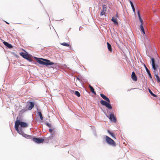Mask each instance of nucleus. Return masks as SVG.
<instances>
[{"mask_svg":"<svg viewBox=\"0 0 160 160\" xmlns=\"http://www.w3.org/2000/svg\"><path fill=\"white\" fill-rule=\"evenodd\" d=\"M79 81H80V79L78 77H77V78H76Z\"/></svg>","mask_w":160,"mask_h":160,"instance_id":"79ce46f5","label":"nucleus"},{"mask_svg":"<svg viewBox=\"0 0 160 160\" xmlns=\"http://www.w3.org/2000/svg\"><path fill=\"white\" fill-rule=\"evenodd\" d=\"M27 60L29 62H31L32 64H34L37 65V64L36 63V62L33 60L32 59L28 57V58L27 59Z\"/></svg>","mask_w":160,"mask_h":160,"instance_id":"f3484780","label":"nucleus"},{"mask_svg":"<svg viewBox=\"0 0 160 160\" xmlns=\"http://www.w3.org/2000/svg\"><path fill=\"white\" fill-rule=\"evenodd\" d=\"M19 134L21 135L22 137L27 138V139H32V136H30L28 134H25L23 132L20 131V132L18 133Z\"/></svg>","mask_w":160,"mask_h":160,"instance_id":"0eeeda50","label":"nucleus"},{"mask_svg":"<svg viewBox=\"0 0 160 160\" xmlns=\"http://www.w3.org/2000/svg\"><path fill=\"white\" fill-rule=\"evenodd\" d=\"M116 18H118V13L116 14Z\"/></svg>","mask_w":160,"mask_h":160,"instance_id":"c03bdc74","label":"nucleus"},{"mask_svg":"<svg viewBox=\"0 0 160 160\" xmlns=\"http://www.w3.org/2000/svg\"><path fill=\"white\" fill-rule=\"evenodd\" d=\"M141 31L142 32V33H143V34H145V32L144 29L141 30Z\"/></svg>","mask_w":160,"mask_h":160,"instance_id":"a19ab883","label":"nucleus"},{"mask_svg":"<svg viewBox=\"0 0 160 160\" xmlns=\"http://www.w3.org/2000/svg\"><path fill=\"white\" fill-rule=\"evenodd\" d=\"M102 11H106V8L105 7L104 5H102Z\"/></svg>","mask_w":160,"mask_h":160,"instance_id":"72a5a7b5","label":"nucleus"},{"mask_svg":"<svg viewBox=\"0 0 160 160\" xmlns=\"http://www.w3.org/2000/svg\"><path fill=\"white\" fill-rule=\"evenodd\" d=\"M55 136V132H53L51 133L50 135L48 138V140L49 139H52Z\"/></svg>","mask_w":160,"mask_h":160,"instance_id":"a211bd4d","label":"nucleus"},{"mask_svg":"<svg viewBox=\"0 0 160 160\" xmlns=\"http://www.w3.org/2000/svg\"><path fill=\"white\" fill-rule=\"evenodd\" d=\"M144 68L145 69L146 71V72H147V73L148 75V77L153 82L154 81L153 80L152 78V75L151 74L150 71L147 68L146 65L145 64H144Z\"/></svg>","mask_w":160,"mask_h":160,"instance_id":"6e6552de","label":"nucleus"},{"mask_svg":"<svg viewBox=\"0 0 160 160\" xmlns=\"http://www.w3.org/2000/svg\"><path fill=\"white\" fill-rule=\"evenodd\" d=\"M157 56H158V59H157V60L158 62V61H159V59L160 60V58L159 57V56H158V55H157Z\"/></svg>","mask_w":160,"mask_h":160,"instance_id":"37998d69","label":"nucleus"},{"mask_svg":"<svg viewBox=\"0 0 160 160\" xmlns=\"http://www.w3.org/2000/svg\"><path fill=\"white\" fill-rule=\"evenodd\" d=\"M100 95L103 99L106 100V101H105L102 99H101V100L100 101L101 104L102 105L105 106L109 110L112 109V107L111 105L110 100L109 98L102 93H101Z\"/></svg>","mask_w":160,"mask_h":160,"instance_id":"7ed1b4c3","label":"nucleus"},{"mask_svg":"<svg viewBox=\"0 0 160 160\" xmlns=\"http://www.w3.org/2000/svg\"><path fill=\"white\" fill-rule=\"evenodd\" d=\"M151 65L152 64H156V60L154 58H151Z\"/></svg>","mask_w":160,"mask_h":160,"instance_id":"aec40b11","label":"nucleus"},{"mask_svg":"<svg viewBox=\"0 0 160 160\" xmlns=\"http://www.w3.org/2000/svg\"><path fill=\"white\" fill-rule=\"evenodd\" d=\"M60 44L62 45L66 46V47H68L69 46V43H66L65 42H63L60 43Z\"/></svg>","mask_w":160,"mask_h":160,"instance_id":"bb28decb","label":"nucleus"},{"mask_svg":"<svg viewBox=\"0 0 160 160\" xmlns=\"http://www.w3.org/2000/svg\"><path fill=\"white\" fill-rule=\"evenodd\" d=\"M148 90L149 92L150 93L151 95L154 97H157V95L153 93L149 88H148Z\"/></svg>","mask_w":160,"mask_h":160,"instance_id":"6ab92c4d","label":"nucleus"},{"mask_svg":"<svg viewBox=\"0 0 160 160\" xmlns=\"http://www.w3.org/2000/svg\"><path fill=\"white\" fill-rule=\"evenodd\" d=\"M74 94L78 97H79L80 96V92L78 91H75Z\"/></svg>","mask_w":160,"mask_h":160,"instance_id":"cd10ccee","label":"nucleus"},{"mask_svg":"<svg viewBox=\"0 0 160 160\" xmlns=\"http://www.w3.org/2000/svg\"><path fill=\"white\" fill-rule=\"evenodd\" d=\"M132 9L134 13H135V8L134 7H132Z\"/></svg>","mask_w":160,"mask_h":160,"instance_id":"ea45409f","label":"nucleus"},{"mask_svg":"<svg viewBox=\"0 0 160 160\" xmlns=\"http://www.w3.org/2000/svg\"><path fill=\"white\" fill-rule=\"evenodd\" d=\"M37 113L38 114V116H39L42 115V114L41 113V112L40 111V110L38 109V108H37Z\"/></svg>","mask_w":160,"mask_h":160,"instance_id":"c85d7f7f","label":"nucleus"},{"mask_svg":"<svg viewBox=\"0 0 160 160\" xmlns=\"http://www.w3.org/2000/svg\"><path fill=\"white\" fill-rule=\"evenodd\" d=\"M40 117V119H41V120H43V116H42V115H41V116H39Z\"/></svg>","mask_w":160,"mask_h":160,"instance_id":"58836bf2","label":"nucleus"},{"mask_svg":"<svg viewBox=\"0 0 160 160\" xmlns=\"http://www.w3.org/2000/svg\"><path fill=\"white\" fill-rule=\"evenodd\" d=\"M107 132L108 133L110 134L111 136L113 138V139H116V138H115V136L114 134L112 132L110 131L108 129L107 130Z\"/></svg>","mask_w":160,"mask_h":160,"instance_id":"4468645a","label":"nucleus"},{"mask_svg":"<svg viewBox=\"0 0 160 160\" xmlns=\"http://www.w3.org/2000/svg\"><path fill=\"white\" fill-rule=\"evenodd\" d=\"M106 116L108 117L110 121L115 122L117 121V119L115 116H114L113 113H111L109 116H108L106 114Z\"/></svg>","mask_w":160,"mask_h":160,"instance_id":"423d86ee","label":"nucleus"},{"mask_svg":"<svg viewBox=\"0 0 160 160\" xmlns=\"http://www.w3.org/2000/svg\"><path fill=\"white\" fill-rule=\"evenodd\" d=\"M107 44L108 50L110 52H112V49L111 45L108 42H107Z\"/></svg>","mask_w":160,"mask_h":160,"instance_id":"2eb2a0df","label":"nucleus"},{"mask_svg":"<svg viewBox=\"0 0 160 160\" xmlns=\"http://www.w3.org/2000/svg\"><path fill=\"white\" fill-rule=\"evenodd\" d=\"M89 87L90 89L92 92L94 94V95H96V92L94 91V89L93 87H92L90 84L89 85Z\"/></svg>","mask_w":160,"mask_h":160,"instance_id":"dca6fc26","label":"nucleus"},{"mask_svg":"<svg viewBox=\"0 0 160 160\" xmlns=\"http://www.w3.org/2000/svg\"><path fill=\"white\" fill-rule=\"evenodd\" d=\"M26 54V52L24 53V52H21L20 53V55L23 58L25 56V55Z\"/></svg>","mask_w":160,"mask_h":160,"instance_id":"7c9ffc66","label":"nucleus"},{"mask_svg":"<svg viewBox=\"0 0 160 160\" xmlns=\"http://www.w3.org/2000/svg\"><path fill=\"white\" fill-rule=\"evenodd\" d=\"M26 52V54L25 55V56L23 57V58L27 60L28 58L29 57V56H30V55L29 54H28V53L27 52Z\"/></svg>","mask_w":160,"mask_h":160,"instance_id":"5701e85b","label":"nucleus"},{"mask_svg":"<svg viewBox=\"0 0 160 160\" xmlns=\"http://www.w3.org/2000/svg\"><path fill=\"white\" fill-rule=\"evenodd\" d=\"M28 125L27 122L22 121L18 119V117L15 122L14 128L18 133L20 132V131H22V128L27 127Z\"/></svg>","mask_w":160,"mask_h":160,"instance_id":"f03ea898","label":"nucleus"},{"mask_svg":"<svg viewBox=\"0 0 160 160\" xmlns=\"http://www.w3.org/2000/svg\"><path fill=\"white\" fill-rule=\"evenodd\" d=\"M131 78L133 80L135 81H137L138 78L137 77L135 74V72L134 71H133L132 72L131 75Z\"/></svg>","mask_w":160,"mask_h":160,"instance_id":"9b49d317","label":"nucleus"},{"mask_svg":"<svg viewBox=\"0 0 160 160\" xmlns=\"http://www.w3.org/2000/svg\"><path fill=\"white\" fill-rule=\"evenodd\" d=\"M71 93H73V92H74L75 93V91H74V90H72L71 91Z\"/></svg>","mask_w":160,"mask_h":160,"instance_id":"a18cd8bd","label":"nucleus"},{"mask_svg":"<svg viewBox=\"0 0 160 160\" xmlns=\"http://www.w3.org/2000/svg\"><path fill=\"white\" fill-rule=\"evenodd\" d=\"M34 105L35 103L34 102L32 101L30 102L28 109L29 110H31L34 107Z\"/></svg>","mask_w":160,"mask_h":160,"instance_id":"1a4fd4ad","label":"nucleus"},{"mask_svg":"<svg viewBox=\"0 0 160 160\" xmlns=\"http://www.w3.org/2000/svg\"><path fill=\"white\" fill-rule=\"evenodd\" d=\"M45 140L44 138H36L35 137L32 138V140L37 143H41L43 142Z\"/></svg>","mask_w":160,"mask_h":160,"instance_id":"39448f33","label":"nucleus"},{"mask_svg":"<svg viewBox=\"0 0 160 160\" xmlns=\"http://www.w3.org/2000/svg\"><path fill=\"white\" fill-rule=\"evenodd\" d=\"M152 69L153 70V72H154V73H156V71L157 70L158 68V65L156 64H152Z\"/></svg>","mask_w":160,"mask_h":160,"instance_id":"f8f14e48","label":"nucleus"},{"mask_svg":"<svg viewBox=\"0 0 160 160\" xmlns=\"http://www.w3.org/2000/svg\"><path fill=\"white\" fill-rule=\"evenodd\" d=\"M27 110L28 109L26 108H24L22 109L20 111L19 114H22L24 112L27 111Z\"/></svg>","mask_w":160,"mask_h":160,"instance_id":"a878e982","label":"nucleus"},{"mask_svg":"<svg viewBox=\"0 0 160 160\" xmlns=\"http://www.w3.org/2000/svg\"><path fill=\"white\" fill-rule=\"evenodd\" d=\"M139 20L141 23V24H143V21L142 19H139Z\"/></svg>","mask_w":160,"mask_h":160,"instance_id":"e433bc0d","label":"nucleus"},{"mask_svg":"<svg viewBox=\"0 0 160 160\" xmlns=\"http://www.w3.org/2000/svg\"><path fill=\"white\" fill-rule=\"evenodd\" d=\"M5 22H6V23H7V24H9L8 22H6V21Z\"/></svg>","mask_w":160,"mask_h":160,"instance_id":"49530a36","label":"nucleus"},{"mask_svg":"<svg viewBox=\"0 0 160 160\" xmlns=\"http://www.w3.org/2000/svg\"><path fill=\"white\" fill-rule=\"evenodd\" d=\"M49 131L51 133L53 132H52L53 131V130L51 128L49 129Z\"/></svg>","mask_w":160,"mask_h":160,"instance_id":"4c0bfd02","label":"nucleus"},{"mask_svg":"<svg viewBox=\"0 0 160 160\" xmlns=\"http://www.w3.org/2000/svg\"><path fill=\"white\" fill-rule=\"evenodd\" d=\"M3 44L5 46L7 47L10 49L12 48L13 46L11 44L3 40Z\"/></svg>","mask_w":160,"mask_h":160,"instance_id":"9d476101","label":"nucleus"},{"mask_svg":"<svg viewBox=\"0 0 160 160\" xmlns=\"http://www.w3.org/2000/svg\"><path fill=\"white\" fill-rule=\"evenodd\" d=\"M105 11H102V10L101 12H100V15L101 16H102L105 14Z\"/></svg>","mask_w":160,"mask_h":160,"instance_id":"2f4dec72","label":"nucleus"},{"mask_svg":"<svg viewBox=\"0 0 160 160\" xmlns=\"http://www.w3.org/2000/svg\"><path fill=\"white\" fill-rule=\"evenodd\" d=\"M80 28H79V30H80Z\"/></svg>","mask_w":160,"mask_h":160,"instance_id":"de8ad7c7","label":"nucleus"},{"mask_svg":"<svg viewBox=\"0 0 160 160\" xmlns=\"http://www.w3.org/2000/svg\"><path fill=\"white\" fill-rule=\"evenodd\" d=\"M92 132L93 134L96 137L97 136V134L96 133V132L95 129V128L94 127H92Z\"/></svg>","mask_w":160,"mask_h":160,"instance_id":"412c9836","label":"nucleus"},{"mask_svg":"<svg viewBox=\"0 0 160 160\" xmlns=\"http://www.w3.org/2000/svg\"><path fill=\"white\" fill-rule=\"evenodd\" d=\"M140 28L141 29V30H143L144 29V28L143 26V24H141L140 26Z\"/></svg>","mask_w":160,"mask_h":160,"instance_id":"c9c22d12","label":"nucleus"},{"mask_svg":"<svg viewBox=\"0 0 160 160\" xmlns=\"http://www.w3.org/2000/svg\"><path fill=\"white\" fill-rule=\"evenodd\" d=\"M129 2L131 4L132 8L134 7L133 3L132 2L131 0H129Z\"/></svg>","mask_w":160,"mask_h":160,"instance_id":"f704fd0d","label":"nucleus"},{"mask_svg":"<svg viewBox=\"0 0 160 160\" xmlns=\"http://www.w3.org/2000/svg\"><path fill=\"white\" fill-rule=\"evenodd\" d=\"M104 137L105 138L106 141L108 144L113 147L116 146V143L113 139L105 135Z\"/></svg>","mask_w":160,"mask_h":160,"instance_id":"20e7f679","label":"nucleus"},{"mask_svg":"<svg viewBox=\"0 0 160 160\" xmlns=\"http://www.w3.org/2000/svg\"><path fill=\"white\" fill-rule=\"evenodd\" d=\"M33 58L39 64L44 65L47 67L53 65V66L51 67L53 68H57L58 67V66L57 65V63H54L48 59L40 58H38L34 56L33 57Z\"/></svg>","mask_w":160,"mask_h":160,"instance_id":"f257e3e1","label":"nucleus"},{"mask_svg":"<svg viewBox=\"0 0 160 160\" xmlns=\"http://www.w3.org/2000/svg\"><path fill=\"white\" fill-rule=\"evenodd\" d=\"M26 52V54L25 55V56L23 57V58L27 60L28 58L29 57V56H30V55L29 54H28V53L27 52Z\"/></svg>","mask_w":160,"mask_h":160,"instance_id":"b1692460","label":"nucleus"},{"mask_svg":"<svg viewBox=\"0 0 160 160\" xmlns=\"http://www.w3.org/2000/svg\"><path fill=\"white\" fill-rule=\"evenodd\" d=\"M26 52V54L25 55V56L23 57V58L27 60L28 58L29 57V56H30V55L29 54H28V53L27 52Z\"/></svg>","mask_w":160,"mask_h":160,"instance_id":"4be33fe9","label":"nucleus"},{"mask_svg":"<svg viewBox=\"0 0 160 160\" xmlns=\"http://www.w3.org/2000/svg\"><path fill=\"white\" fill-rule=\"evenodd\" d=\"M111 21L113 22L114 24L116 25H118V22L117 21V19L114 17H112Z\"/></svg>","mask_w":160,"mask_h":160,"instance_id":"ddd939ff","label":"nucleus"},{"mask_svg":"<svg viewBox=\"0 0 160 160\" xmlns=\"http://www.w3.org/2000/svg\"><path fill=\"white\" fill-rule=\"evenodd\" d=\"M46 125H47V126H48V127L49 128H51V124H50L48 122H46Z\"/></svg>","mask_w":160,"mask_h":160,"instance_id":"473e14b6","label":"nucleus"},{"mask_svg":"<svg viewBox=\"0 0 160 160\" xmlns=\"http://www.w3.org/2000/svg\"><path fill=\"white\" fill-rule=\"evenodd\" d=\"M137 14L138 16L139 19H141L142 18L140 15V12L139 10L137 11Z\"/></svg>","mask_w":160,"mask_h":160,"instance_id":"c756f323","label":"nucleus"},{"mask_svg":"<svg viewBox=\"0 0 160 160\" xmlns=\"http://www.w3.org/2000/svg\"><path fill=\"white\" fill-rule=\"evenodd\" d=\"M135 88H132L133 89H135Z\"/></svg>","mask_w":160,"mask_h":160,"instance_id":"09e8293b","label":"nucleus"},{"mask_svg":"<svg viewBox=\"0 0 160 160\" xmlns=\"http://www.w3.org/2000/svg\"><path fill=\"white\" fill-rule=\"evenodd\" d=\"M156 73H154L155 75V77H156L157 82H160V78L159 77L158 75V74L157 73L156 74Z\"/></svg>","mask_w":160,"mask_h":160,"instance_id":"393cba45","label":"nucleus"}]
</instances>
